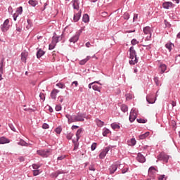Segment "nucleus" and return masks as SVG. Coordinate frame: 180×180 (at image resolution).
Instances as JSON below:
<instances>
[{
	"mask_svg": "<svg viewBox=\"0 0 180 180\" xmlns=\"http://www.w3.org/2000/svg\"><path fill=\"white\" fill-rule=\"evenodd\" d=\"M143 33L145 34H149V39L151 38V33H153V29L150 27H145L143 28Z\"/></svg>",
	"mask_w": 180,
	"mask_h": 180,
	"instance_id": "obj_10",
	"label": "nucleus"
},
{
	"mask_svg": "<svg viewBox=\"0 0 180 180\" xmlns=\"http://www.w3.org/2000/svg\"><path fill=\"white\" fill-rule=\"evenodd\" d=\"M101 15H102V16H108V13H106V12H103V13H101Z\"/></svg>",
	"mask_w": 180,
	"mask_h": 180,
	"instance_id": "obj_63",
	"label": "nucleus"
},
{
	"mask_svg": "<svg viewBox=\"0 0 180 180\" xmlns=\"http://www.w3.org/2000/svg\"><path fill=\"white\" fill-rule=\"evenodd\" d=\"M109 133H110V131H109V129H105L103 132V136L104 137H106V136H108V134H109Z\"/></svg>",
	"mask_w": 180,
	"mask_h": 180,
	"instance_id": "obj_35",
	"label": "nucleus"
},
{
	"mask_svg": "<svg viewBox=\"0 0 180 180\" xmlns=\"http://www.w3.org/2000/svg\"><path fill=\"white\" fill-rule=\"evenodd\" d=\"M162 6L165 9H169L174 6V4L171 1H165L162 4Z\"/></svg>",
	"mask_w": 180,
	"mask_h": 180,
	"instance_id": "obj_11",
	"label": "nucleus"
},
{
	"mask_svg": "<svg viewBox=\"0 0 180 180\" xmlns=\"http://www.w3.org/2000/svg\"><path fill=\"white\" fill-rule=\"evenodd\" d=\"M83 22H84V23H88V22H89V15H88V14H84L83 15Z\"/></svg>",
	"mask_w": 180,
	"mask_h": 180,
	"instance_id": "obj_24",
	"label": "nucleus"
},
{
	"mask_svg": "<svg viewBox=\"0 0 180 180\" xmlns=\"http://www.w3.org/2000/svg\"><path fill=\"white\" fill-rule=\"evenodd\" d=\"M72 85H75V86H78V82L77 81H75L72 83Z\"/></svg>",
	"mask_w": 180,
	"mask_h": 180,
	"instance_id": "obj_57",
	"label": "nucleus"
},
{
	"mask_svg": "<svg viewBox=\"0 0 180 180\" xmlns=\"http://www.w3.org/2000/svg\"><path fill=\"white\" fill-rule=\"evenodd\" d=\"M22 12H23V8L22 6H20L17 8L16 13H18V15H21Z\"/></svg>",
	"mask_w": 180,
	"mask_h": 180,
	"instance_id": "obj_34",
	"label": "nucleus"
},
{
	"mask_svg": "<svg viewBox=\"0 0 180 180\" xmlns=\"http://www.w3.org/2000/svg\"><path fill=\"white\" fill-rule=\"evenodd\" d=\"M11 141L8 138L5 136L0 137V144H8Z\"/></svg>",
	"mask_w": 180,
	"mask_h": 180,
	"instance_id": "obj_15",
	"label": "nucleus"
},
{
	"mask_svg": "<svg viewBox=\"0 0 180 180\" xmlns=\"http://www.w3.org/2000/svg\"><path fill=\"white\" fill-rule=\"evenodd\" d=\"M96 143H94L92 145H91V151H94V150L96 149Z\"/></svg>",
	"mask_w": 180,
	"mask_h": 180,
	"instance_id": "obj_46",
	"label": "nucleus"
},
{
	"mask_svg": "<svg viewBox=\"0 0 180 180\" xmlns=\"http://www.w3.org/2000/svg\"><path fill=\"white\" fill-rule=\"evenodd\" d=\"M96 123L99 127H102V126L104 124V122L101 121V120H96Z\"/></svg>",
	"mask_w": 180,
	"mask_h": 180,
	"instance_id": "obj_31",
	"label": "nucleus"
},
{
	"mask_svg": "<svg viewBox=\"0 0 180 180\" xmlns=\"http://www.w3.org/2000/svg\"><path fill=\"white\" fill-rule=\"evenodd\" d=\"M136 139L132 138L129 141H128V145L129 146H136Z\"/></svg>",
	"mask_w": 180,
	"mask_h": 180,
	"instance_id": "obj_26",
	"label": "nucleus"
},
{
	"mask_svg": "<svg viewBox=\"0 0 180 180\" xmlns=\"http://www.w3.org/2000/svg\"><path fill=\"white\" fill-rule=\"evenodd\" d=\"M27 29H30V27H32V21H30V20H27Z\"/></svg>",
	"mask_w": 180,
	"mask_h": 180,
	"instance_id": "obj_45",
	"label": "nucleus"
},
{
	"mask_svg": "<svg viewBox=\"0 0 180 180\" xmlns=\"http://www.w3.org/2000/svg\"><path fill=\"white\" fill-rule=\"evenodd\" d=\"M39 97L41 99V101H44V98H45L44 94L40 93Z\"/></svg>",
	"mask_w": 180,
	"mask_h": 180,
	"instance_id": "obj_53",
	"label": "nucleus"
},
{
	"mask_svg": "<svg viewBox=\"0 0 180 180\" xmlns=\"http://www.w3.org/2000/svg\"><path fill=\"white\" fill-rule=\"evenodd\" d=\"M39 167H40V165H37V164H33V165H32V168H33L34 169H36V170L39 169Z\"/></svg>",
	"mask_w": 180,
	"mask_h": 180,
	"instance_id": "obj_48",
	"label": "nucleus"
},
{
	"mask_svg": "<svg viewBox=\"0 0 180 180\" xmlns=\"http://www.w3.org/2000/svg\"><path fill=\"white\" fill-rule=\"evenodd\" d=\"M137 161L139 162H146V158L141 155V153H138V156L136 158Z\"/></svg>",
	"mask_w": 180,
	"mask_h": 180,
	"instance_id": "obj_16",
	"label": "nucleus"
},
{
	"mask_svg": "<svg viewBox=\"0 0 180 180\" xmlns=\"http://www.w3.org/2000/svg\"><path fill=\"white\" fill-rule=\"evenodd\" d=\"M81 33H82V30H79L77 31L75 36L70 39V43H77L79 39V36H81Z\"/></svg>",
	"mask_w": 180,
	"mask_h": 180,
	"instance_id": "obj_3",
	"label": "nucleus"
},
{
	"mask_svg": "<svg viewBox=\"0 0 180 180\" xmlns=\"http://www.w3.org/2000/svg\"><path fill=\"white\" fill-rule=\"evenodd\" d=\"M73 8L74 9H76L78 11L79 9V5H78V0H75L74 4H73Z\"/></svg>",
	"mask_w": 180,
	"mask_h": 180,
	"instance_id": "obj_29",
	"label": "nucleus"
},
{
	"mask_svg": "<svg viewBox=\"0 0 180 180\" xmlns=\"http://www.w3.org/2000/svg\"><path fill=\"white\" fill-rule=\"evenodd\" d=\"M42 127H43L44 129H49V126L48 124L44 123V124L42 125Z\"/></svg>",
	"mask_w": 180,
	"mask_h": 180,
	"instance_id": "obj_56",
	"label": "nucleus"
},
{
	"mask_svg": "<svg viewBox=\"0 0 180 180\" xmlns=\"http://www.w3.org/2000/svg\"><path fill=\"white\" fill-rule=\"evenodd\" d=\"M154 81H155L156 85H158V86L160 85V81L158 80V77H155Z\"/></svg>",
	"mask_w": 180,
	"mask_h": 180,
	"instance_id": "obj_52",
	"label": "nucleus"
},
{
	"mask_svg": "<svg viewBox=\"0 0 180 180\" xmlns=\"http://www.w3.org/2000/svg\"><path fill=\"white\" fill-rule=\"evenodd\" d=\"M74 144H75V146H74V151H75V150H78V145L77 144V143H75V141H72Z\"/></svg>",
	"mask_w": 180,
	"mask_h": 180,
	"instance_id": "obj_50",
	"label": "nucleus"
},
{
	"mask_svg": "<svg viewBox=\"0 0 180 180\" xmlns=\"http://www.w3.org/2000/svg\"><path fill=\"white\" fill-rule=\"evenodd\" d=\"M121 110L124 113L127 112V110H129V108L127 107V105L123 104L121 105Z\"/></svg>",
	"mask_w": 180,
	"mask_h": 180,
	"instance_id": "obj_28",
	"label": "nucleus"
},
{
	"mask_svg": "<svg viewBox=\"0 0 180 180\" xmlns=\"http://www.w3.org/2000/svg\"><path fill=\"white\" fill-rule=\"evenodd\" d=\"M40 170L39 169H37V170H34L33 171V175L34 176H37V175H39L40 174Z\"/></svg>",
	"mask_w": 180,
	"mask_h": 180,
	"instance_id": "obj_39",
	"label": "nucleus"
},
{
	"mask_svg": "<svg viewBox=\"0 0 180 180\" xmlns=\"http://www.w3.org/2000/svg\"><path fill=\"white\" fill-rule=\"evenodd\" d=\"M55 131L57 134H60L61 131H63V129H61V127H58L55 129Z\"/></svg>",
	"mask_w": 180,
	"mask_h": 180,
	"instance_id": "obj_41",
	"label": "nucleus"
},
{
	"mask_svg": "<svg viewBox=\"0 0 180 180\" xmlns=\"http://www.w3.org/2000/svg\"><path fill=\"white\" fill-rule=\"evenodd\" d=\"M169 158V157L168 156V155L165 154V153H161L158 156V159L160 161H164V162H168V159Z\"/></svg>",
	"mask_w": 180,
	"mask_h": 180,
	"instance_id": "obj_6",
	"label": "nucleus"
},
{
	"mask_svg": "<svg viewBox=\"0 0 180 180\" xmlns=\"http://www.w3.org/2000/svg\"><path fill=\"white\" fill-rule=\"evenodd\" d=\"M157 172V169H155V167H150L148 169V175L149 176H151V178H154V176L155 175Z\"/></svg>",
	"mask_w": 180,
	"mask_h": 180,
	"instance_id": "obj_8",
	"label": "nucleus"
},
{
	"mask_svg": "<svg viewBox=\"0 0 180 180\" xmlns=\"http://www.w3.org/2000/svg\"><path fill=\"white\" fill-rule=\"evenodd\" d=\"M94 84H98V82H94L90 83L89 84V89H91L92 88V85H94Z\"/></svg>",
	"mask_w": 180,
	"mask_h": 180,
	"instance_id": "obj_54",
	"label": "nucleus"
},
{
	"mask_svg": "<svg viewBox=\"0 0 180 180\" xmlns=\"http://www.w3.org/2000/svg\"><path fill=\"white\" fill-rule=\"evenodd\" d=\"M56 86H58V88H60L61 89H63V88H65L64 84H61V83H58L56 84Z\"/></svg>",
	"mask_w": 180,
	"mask_h": 180,
	"instance_id": "obj_49",
	"label": "nucleus"
},
{
	"mask_svg": "<svg viewBox=\"0 0 180 180\" xmlns=\"http://www.w3.org/2000/svg\"><path fill=\"white\" fill-rule=\"evenodd\" d=\"M166 49H168L169 51L172 50V47H174V44L171 42L166 44L165 45Z\"/></svg>",
	"mask_w": 180,
	"mask_h": 180,
	"instance_id": "obj_27",
	"label": "nucleus"
},
{
	"mask_svg": "<svg viewBox=\"0 0 180 180\" xmlns=\"http://www.w3.org/2000/svg\"><path fill=\"white\" fill-rule=\"evenodd\" d=\"M11 25H9V20H6L3 25H1V30L2 32H8L9 30V27Z\"/></svg>",
	"mask_w": 180,
	"mask_h": 180,
	"instance_id": "obj_7",
	"label": "nucleus"
},
{
	"mask_svg": "<svg viewBox=\"0 0 180 180\" xmlns=\"http://www.w3.org/2000/svg\"><path fill=\"white\" fill-rule=\"evenodd\" d=\"M64 158H65V155H61L58 157V160L61 161V160H64Z\"/></svg>",
	"mask_w": 180,
	"mask_h": 180,
	"instance_id": "obj_55",
	"label": "nucleus"
},
{
	"mask_svg": "<svg viewBox=\"0 0 180 180\" xmlns=\"http://www.w3.org/2000/svg\"><path fill=\"white\" fill-rule=\"evenodd\" d=\"M58 99H59V102L63 103V99L61 96L58 97Z\"/></svg>",
	"mask_w": 180,
	"mask_h": 180,
	"instance_id": "obj_64",
	"label": "nucleus"
},
{
	"mask_svg": "<svg viewBox=\"0 0 180 180\" xmlns=\"http://www.w3.org/2000/svg\"><path fill=\"white\" fill-rule=\"evenodd\" d=\"M139 18V15L138 14H134V20H136V19H137Z\"/></svg>",
	"mask_w": 180,
	"mask_h": 180,
	"instance_id": "obj_62",
	"label": "nucleus"
},
{
	"mask_svg": "<svg viewBox=\"0 0 180 180\" xmlns=\"http://www.w3.org/2000/svg\"><path fill=\"white\" fill-rule=\"evenodd\" d=\"M79 127H78V126H77V125H73L72 127V130H75V129H78Z\"/></svg>",
	"mask_w": 180,
	"mask_h": 180,
	"instance_id": "obj_60",
	"label": "nucleus"
},
{
	"mask_svg": "<svg viewBox=\"0 0 180 180\" xmlns=\"http://www.w3.org/2000/svg\"><path fill=\"white\" fill-rule=\"evenodd\" d=\"M18 16H19V14H14V15H13V20H16Z\"/></svg>",
	"mask_w": 180,
	"mask_h": 180,
	"instance_id": "obj_58",
	"label": "nucleus"
},
{
	"mask_svg": "<svg viewBox=\"0 0 180 180\" xmlns=\"http://www.w3.org/2000/svg\"><path fill=\"white\" fill-rule=\"evenodd\" d=\"M81 11H79L77 13H76L74 15V18H73V20L74 22H78V20H79V19H81Z\"/></svg>",
	"mask_w": 180,
	"mask_h": 180,
	"instance_id": "obj_14",
	"label": "nucleus"
},
{
	"mask_svg": "<svg viewBox=\"0 0 180 180\" xmlns=\"http://www.w3.org/2000/svg\"><path fill=\"white\" fill-rule=\"evenodd\" d=\"M131 43L133 46H136V44H139V41H137L136 39H134L131 40Z\"/></svg>",
	"mask_w": 180,
	"mask_h": 180,
	"instance_id": "obj_42",
	"label": "nucleus"
},
{
	"mask_svg": "<svg viewBox=\"0 0 180 180\" xmlns=\"http://www.w3.org/2000/svg\"><path fill=\"white\" fill-rule=\"evenodd\" d=\"M65 117L68 120V123H72L74 122H84L85 120V115L83 114H78L77 115H66Z\"/></svg>",
	"mask_w": 180,
	"mask_h": 180,
	"instance_id": "obj_1",
	"label": "nucleus"
},
{
	"mask_svg": "<svg viewBox=\"0 0 180 180\" xmlns=\"http://www.w3.org/2000/svg\"><path fill=\"white\" fill-rule=\"evenodd\" d=\"M89 60H91V56H87L85 59L80 60V65H84V64H86V62L89 61Z\"/></svg>",
	"mask_w": 180,
	"mask_h": 180,
	"instance_id": "obj_21",
	"label": "nucleus"
},
{
	"mask_svg": "<svg viewBox=\"0 0 180 180\" xmlns=\"http://www.w3.org/2000/svg\"><path fill=\"white\" fill-rule=\"evenodd\" d=\"M60 92V90L54 89L51 93V98L52 99H56L57 98V94Z\"/></svg>",
	"mask_w": 180,
	"mask_h": 180,
	"instance_id": "obj_17",
	"label": "nucleus"
},
{
	"mask_svg": "<svg viewBox=\"0 0 180 180\" xmlns=\"http://www.w3.org/2000/svg\"><path fill=\"white\" fill-rule=\"evenodd\" d=\"M109 150H110V147H107L105 148L99 155V158L101 159L105 158V157H106V154H108V153H109Z\"/></svg>",
	"mask_w": 180,
	"mask_h": 180,
	"instance_id": "obj_9",
	"label": "nucleus"
},
{
	"mask_svg": "<svg viewBox=\"0 0 180 180\" xmlns=\"http://www.w3.org/2000/svg\"><path fill=\"white\" fill-rule=\"evenodd\" d=\"M159 180H167V177L165 176V175H161L160 176H159Z\"/></svg>",
	"mask_w": 180,
	"mask_h": 180,
	"instance_id": "obj_51",
	"label": "nucleus"
},
{
	"mask_svg": "<svg viewBox=\"0 0 180 180\" xmlns=\"http://www.w3.org/2000/svg\"><path fill=\"white\" fill-rule=\"evenodd\" d=\"M92 89H94V91H98V92H101V89L99 88V86H98V85H94L92 86Z\"/></svg>",
	"mask_w": 180,
	"mask_h": 180,
	"instance_id": "obj_38",
	"label": "nucleus"
},
{
	"mask_svg": "<svg viewBox=\"0 0 180 180\" xmlns=\"http://www.w3.org/2000/svg\"><path fill=\"white\" fill-rule=\"evenodd\" d=\"M29 56V53L26 51L22 52L21 53V61L23 63H26V60H27V56Z\"/></svg>",
	"mask_w": 180,
	"mask_h": 180,
	"instance_id": "obj_12",
	"label": "nucleus"
},
{
	"mask_svg": "<svg viewBox=\"0 0 180 180\" xmlns=\"http://www.w3.org/2000/svg\"><path fill=\"white\" fill-rule=\"evenodd\" d=\"M55 109H56V112H60V110H61V109H62V107L60 105H57L56 106Z\"/></svg>",
	"mask_w": 180,
	"mask_h": 180,
	"instance_id": "obj_44",
	"label": "nucleus"
},
{
	"mask_svg": "<svg viewBox=\"0 0 180 180\" xmlns=\"http://www.w3.org/2000/svg\"><path fill=\"white\" fill-rule=\"evenodd\" d=\"M137 119V111L134 109H131L129 115V121L133 123L134 121Z\"/></svg>",
	"mask_w": 180,
	"mask_h": 180,
	"instance_id": "obj_5",
	"label": "nucleus"
},
{
	"mask_svg": "<svg viewBox=\"0 0 180 180\" xmlns=\"http://www.w3.org/2000/svg\"><path fill=\"white\" fill-rule=\"evenodd\" d=\"M44 54H45L44 51H43L41 49H39L37 53V58H40L41 57H43V56H44Z\"/></svg>",
	"mask_w": 180,
	"mask_h": 180,
	"instance_id": "obj_22",
	"label": "nucleus"
},
{
	"mask_svg": "<svg viewBox=\"0 0 180 180\" xmlns=\"http://www.w3.org/2000/svg\"><path fill=\"white\" fill-rule=\"evenodd\" d=\"M111 127L113 130H116V129H120V127L117 124H111Z\"/></svg>",
	"mask_w": 180,
	"mask_h": 180,
	"instance_id": "obj_33",
	"label": "nucleus"
},
{
	"mask_svg": "<svg viewBox=\"0 0 180 180\" xmlns=\"http://www.w3.org/2000/svg\"><path fill=\"white\" fill-rule=\"evenodd\" d=\"M150 136V132H146L143 134L139 135V140H144L145 139H147Z\"/></svg>",
	"mask_w": 180,
	"mask_h": 180,
	"instance_id": "obj_20",
	"label": "nucleus"
},
{
	"mask_svg": "<svg viewBox=\"0 0 180 180\" xmlns=\"http://www.w3.org/2000/svg\"><path fill=\"white\" fill-rule=\"evenodd\" d=\"M28 4H30V5H31V6H36V5H37L38 2H37V1L30 0L28 1Z\"/></svg>",
	"mask_w": 180,
	"mask_h": 180,
	"instance_id": "obj_30",
	"label": "nucleus"
},
{
	"mask_svg": "<svg viewBox=\"0 0 180 180\" xmlns=\"http://www.w3.org/2000/svg\"><path fill=\"white\" fill-rule=\"evenodd\" d=\"M72 136H74V134H72V133H70V134H68V135H67V139H68V140H71L72 139Z\"/></svg>",
	"mask_w": 180,
	"mask_h": 180,
	"instance_id": "obj_47",
	"label": "nucleus"
},
{
	"mask_svg": "<svg viewBox=\"0 0 180 180\" xmlns=\"http://www.w3.org/2000/svg\"><path fill=\"white\" fill-rule=\"evenodd\" d=\"M18 144L19 146H27L28 144L23 140H20L19 142H18Z\"/></svg>",
	"mask_w": 180,
	"mask_h": 180,
	"instance_id": "obj_36",
	"label": "nucleus"
},
{
	"mask_svg": "<svg viewBox=\"0 0 180 180\" xmlns=\"http://www.w3.org/2000/svg\"><path fill=\"white\" fill-rule=\"evenodd\" d=\"M128 169H127V168L123 169L122 170V174H126V172H127Z\"/></svg>",
	"mask_w": 180,
	"mask_h": 180,
	"instance_id": "obj_59",
	"label": "nucleus"
},
{
	"mask_svg": "<svg viewBox=\"0 0 180 180\" xmlns=\"http://www.w3.org/2000/svg\"><path fill=\"white\" fill-rule=\"evenodd\" d=\"M56 44H54V42H51L50 44H49V50H53L54 49V48L56 47Z\"/></svg>",
	"mask_w": 180,
	"mask_h": 180,
	"instance_id": "obj_37",
	"label": "nucleus"
},
{
	"mask_svg": "<svg viewBox=\"0 0 180 180\" xmlns=\"http://www.w3.org/2000/svg\"><path fill=\"white\" fill-rule=\"evenodd\" d=\"M58 39H60V37H58L57 35H54L52 37V43H54L55 44H57L58 41Z\"/></svg>",
	"mask_w": 180,
	"mask_h": 180,
	"instance_id": "obj_25",
	"label": "nucleus"
},
{
	"mask_svg": "<svg viewBox=\"0 0 180 180\" xmlns=\"http://www.w3.org/2000/svg\"><path fill=\"white\" fill-rule=\"evenodd\" d=\"M172 105L173 108L175 107V106H176V102H175V101H172Z\"/></svg>",
	"mask_w": 180,
	"mask_h": 180,
	"instance_id": "obj_61",
	"label": "nucleus"
},
{
	"mask_svg": "<svg viewBox=\"0 0 180 180\" xmlns=\"http://www.w3.org/2000/svg\"><path fill=\"white\" fill-rule=\"evenodd\" d=\"M129 64L131 65H134V64H137V54L136 53V50H134V46H131L129 49Z\"/></svg>",
	"mask_w": 180,
	"mask_h": 180,
	"instance_id": "obj_2",
	"label": "nucleus"
},
{
	"mask_svg": "<svg viewBox=\"0 0 180 180\" xmlns=\"http://www.w3.org/2000/svg\"><path fill=\"white\" fill-rule=\"evenodd\" d=\"M124 19H125L127 20L130 19V14H129V13H125L124 14Z\"/></svg>",
	"mask_w": 180,
	"mask_h": 180,
	"instance_id": "obj_40",
	"label": "nucleus"
},
{
	"mask_svg": "<svg viewBox=\"0 0 180 180\" xmlns=\"http://www.w3.org/2000/svg\"><path fill=\"white\" fill-rule=\"evenodd\" d=\"M137 122L138 123H147V120L144 119H138Z\"/></svg>",
	"mask_w": 180,
	"mask_h": 180,
	"instance_id": "obj_43",
	"label": "nucleus"
},
{
	"mask_svg": "<svg viewBox=\"0 0 180 180\" xmlns=\"http://www.w3.org/2000/svg\"><path fill=\"white\" fill-rule=\"evenodd\" d=\"M117 165H112L109 168V171H110V174H115V172H116L117 169Z\"/></svg>",
	"mask_w": 180,
	"mask_h": 180,
	"instance_id": "obj_18",
	"label": "nucleus"
},
{
	"mask_svg": "<svg viewBox=\"0 0 180 180\" xmlns=\"http://www.w3.org/2000/svg\"><path fill=\"white\" fill-rule=\"evenodd\" d=\"M160 69L162 72H165L167 71V65L165 64L160 65Z\"/></svg>",
	"mask_w": 180,
	"mask_h": 180,
	"instance_id": "obj_32",
	"label": "nucleus"
},
{
	"mask_svg": "<svg viewBox=\"0 0 180 180\" xmlns=\"http://www.w3.org/2000/svg\"><path fill=\"white\" fill-rule=\"evenodd\" d=\"M37 153L39 155H41V157L47 158V157L51 154V150H39Z\"/></svg>",
	"mask_w": 180,
	"mask_h": 180,
	"instance_id": "obj_4",
	"label": "nucleus"
},
{
	"mask_svg": "<svg viewBox=\"0 0 180 180\" xmlns=\"http://www.w3.org/2000/svg\"><path fill=\"white\" fill-rule=\"evenodd\" d=\"M153 98H154V96L153 94H150V95L147 96V97H146L147 102H148V103H155V99H154Z\"/></svg>",
	"mask_w": 180,
	"mask_h": 180,
	"instance_id": "obj_13",
	"label": "nucleus"
},
{
	"mask_svg": "<svg viewBox=\"0 0 180 180\" xmlns=\"http://www.w3.org/2000/svg\"><path fill=\"white\" fill-rule=\"evenodd\" d=\"M2 74H4V61H1L0 63V81H2Z\"/></svg>",
	"mask_w": 180,
	"mask_h": 180,
	"instance_id": "obj_19",
	"label": "nucleus"
},
{
	"mask_svg": "<svg viewBox=\"0 0 180 180\" xmlns=\"http://www.w3.org/2000/svg\"><path fill=\"white\" fill-rule=\"evenodd\" d=\"M82 133V129H79L77 130V133H76V137H77V141H78V140H79L80 137H81V134Z\"/></svg>",
	"mask_w": 180,
	"mask_h": 180,
	"instance_id": "obj_23",
	"label": "nucleus"
}]
</instances>
